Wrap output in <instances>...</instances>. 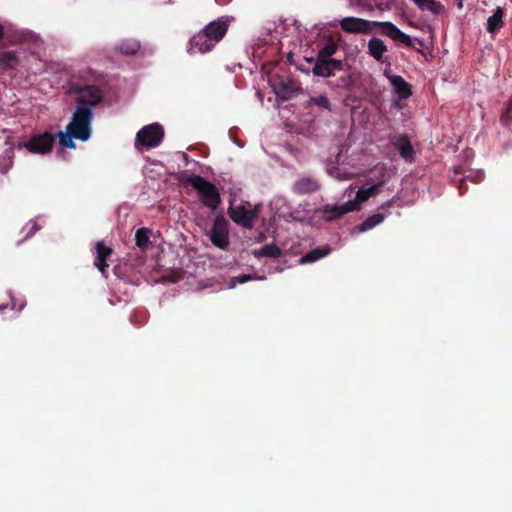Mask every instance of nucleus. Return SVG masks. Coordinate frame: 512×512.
Returning a JSON list of instances; mask_svg holds the SVG:
<instances>
[{"label": "nucleus", "instance_id": "1", "mask_svg": "<svg viewBox=\"0 0 512 512\" xmlns=\"http://www.w3.org/2000/svg\"><path fill=\"white\" fill-rule=\"evenodd\" d=\"M338 44L332 37H329L324 46L321 47L315 57L306 58L307 62L313 63L312 74L322 78H334L328 82L330 87L350 90L354 85L351 75V67L346 59H336L333 56L338 51Z\"/></svg>", "mask_w": 512, "mask_h": 512}, {"label": "nucleus", "instance_id": "2", "mask_svg": "<svg viewBox=\"0 0 512 512\" xmlns=\"http://www.w3.org/2000/svg\"><path fill=\"white\" fill-rule=\"evenodd\" d=\"M341 29L350 34H370L374 28H378V33L389 37L395 42L402 43L407 47L417 50L413 45L412 38L402 32L395 24L389 21H370L358 17H345L340 20Z\"/></svg>", "mask_w": 512, "mask_h": 512}, {"label": "nucleus", "instance_id": "3", "mask_svg": "<svg viewBox=\"0 0 512 512\" xmlns=\"http://www.w3.org/2000/svg\"><path fill=\"white\" fill-rule=\"evenodd\" d=\"M92 120L93 111L89 107L76 106L71 121L67 125V132L74 136V139L87 141L91 136Z\"/></svg>", "mask_w": 512, "mask_h": 512}, {"label": "nucleus", "instance_id": "4", "mask_svg": "<svg viewBox=\"0 0 512 512\" xmlns=\"http://www.w3.org/2000/svg\"><path fill=\"white\" fill-rule=\"evenodd\" d=\"M188 183L195 189L204 206L216 210L221 202V197L217 187L207 181L200 175H192L188 178Z\"/></svg>", "mask_w": 512, "mask_h": 512}, {"label": "nucleus", "instance_id": "5", "mask_svg": "<svg viewBox=\"0 0 512 512\" xmlns=\"http://www.w3.org/2000/svg\"><path fill=\"white\" fill-rule=\"evenodd\" d=\"M212 244L222 250H226L230 244L229 241V222L223 215H217L213 226L209 232Z\"/></svg>", "mask_w": 512, "mask_h": 512}, {"label": "nucleus", "instance_id": "6", "mask_svg": "<svg viewBox=\"0 0 512 512\" xmlns=\"http://www.w3.org/2000/svg\"><path fill=\"white\" fill-rule=\"evenodd\" d=\"M164 137V129L158 123L144 126L136 135V146L157 147Z\"/></svg>", "mask_w": 512, "mask_h": 512}, {"label": "nucleus", "instance_id": "7", "mask_svg": "<svg viewBox=\"0 0 512 512\" xmlns=\"http://www.w3.org/2000/svg\"><path fill=\"white\" fill-rule=\"evenodd\" d=\"M76 106L89 107L91 110L103 100V92L96 85H84L75 89Z\"/></svg>", "mask_w": 512, "mask_h": 512}, {"label": "nucleus", "instance_id": "8", "mask_svg": "<svg viewBox=\"0 0 512 512\" xmlns=\"http://www.w3.org/2000/svg\"><path fill=\"white\" fill-rule=\"evenodd\" d=\"M55 137L48 132L31 136L23 146L31 153L47 154L54 145Z\"/></svg>", "mask_w": 512, "mask_h": 512}, {"label": "nucleus", "instance_id": "9", "mask_svg": "<svg viewBox=\"0 0 512 512\" xmlns=\"http://www.w3.org/2000/svg\"><path fill=\"white\" fill-rule=\"evenodd\" d=\"M257 213V207L253 210H247L244 206H230L228 208V215L232 221L246 229L253 228Z\"/></svg>", "mask_w": 512, "mask_h": 512}, {"label": "nucleus", "instance_id": "10", "mask_svg": "<svg viewBox=\"0 0 512 512\" xmlns=\"http://www.w3.org/2000/svg\"><path fill=\"white\" fill-rule=\"evenodd\" d=\"M213 40L203 30L195 34L189 41L188 51L194 53H206L215 47Z\"/></svg>", "mask_w": 512, "mask_h": 512}, {"label": "nucleus", "instance_id": "11", "mask_svg": "<svg viewBox=\"0 0 512 512\" xmlns=\"http://www.w3.org/2000/svg\"><path fill=\"white\" fill-rule=\"evenodd\" d=\"M357 210V203L346 202L342 205H325L323 207V218L326 221H333L341 218L346 213Z\"/></svg>", "mask_w": 512, "mask_h": 512}, {"label": "nucleus", "instance_id": "12", "mask_svg": "<svg viewBox=\"0 0 512 512\" xmlns=\"http://www.w3.org/2000/svg\"><path fill=\"white\" fill-rule=\"evenodd\" d=\"M392 145L406 162L412 163L414 161L415 150L407 135L401 134L395 136L392 140Z\"/></svg>", "mask_w": 512, "mask_h": 512}, {"label": "nucleus", "instance_id": "13", "mask_svg": "<svg viewBox=\"0 0 512 512\" xmlns=\"http://www.w3.org/2000/svg\"><path fill=\"white\" fill-rule=\"evenodd\" d=\"M215 44L220 42L228 31V24L222 19L210 22L202 29Z\"/></svg>", "mask_w": 512, "mask_h": 512}, {"label": "nucleus", "instance_id": "14", "mask_svg": "<svg viewBox=\"0 0 512 512\" xmlns=\"http://www.w3.org/2000/svg\"><path fill=\"white\" fill-rule=\"evenodd\" d=\"M385 75L389 79L390 84L393 87V90L395 91V93L398 94V97L401 100H405L412 95L411 85L402 76L390 75L386 72Z\"/></svg>", "mask_w": 512, "mask_h": 512}, {"label": "nucleus", "instance_id": "15", "mask_svg": "<svg viewBox=\"0 0 512 512\" xmlns=\"http://www.w3.org/2000/svg\"><path fill=\"white\" fill-rule=\"evenodd\" d=\"M96 248V259L94 265L102 273H106V269L109 267L107 259L113 254L112 248L106 246L104 242L99 241L95 245Z\"/></svg>", "mask_w": 512, "mask_h": 512}, {"label": "nucleus", "instance_id": "16", "mask_svg": "<svg viewBox=\"0 0 512 512\" xmlns=\"http://www.w3.org/2000/svg\"><path fill=\"white\" fill-rule=\"evenodd\" d=\"M320 189L319 182L313 177H303L295 181L293 191L298 195L310 194Z\"/></svg>", "mask_w": 512, "mask_h": 512}, {"label": "nucleus", "instance_id": "17", "mask_svg": "<svg viewBox=\"0 0 512 512\" xmlns=\"http://www.w3.org/2000/svg\"><path fill=\"white\" fill-rule=\"evenodd\" d=\"M20 64V58L17 51H1L0 50V70H14Z\"/></svg>", "mask_w": 512, "mask_h": 512}, {"label": "nucleus", "instance_id": "18", "mask_svg": "<svg viewBox=\"0 0 512 512\" xmlns=\"http://www.w3.org/2000/svg\"><path fill=\"white\" fill-rule=\"evenodd\" d=\"M387 51L388 48L382 39L372 37L368 41V54L372 56L376 61L382 62L384 53Z\"/></svg>", "mask_w": 512, "mask_h": 512}, {"label": "nucleus", "instance_id": "19", "mask_svg": "<svg viewBox=\"0 0 512 512\" xmlns=\"http://www.w3.org/2000/svg\"><path fill=\"white\" fill-rule=\"evenodd\" d=\"M505 15L502 7H497L493 14L487 19V31L491 34L498 32L504 25L503 17Z\"/></svg>", "mask_w": 512, "mask_h": 512}, {"label": "nucleus", "instance_id": "20", "mask_svg": "<svg viewBox=\"0 0 512 512\" xmlns=\"http://www.w3.org/2000/svg\"><path fill=\"white\" fill-rule=\"evenodd\" d=\"M380 188V184H374L368 188L362 187L356 193L355 200H350L349 202L357 203V210L362 202L368 200L371 196L375 195Z\"/></svg>", "mask_w": 512, "mask_h": 512}, {"label": "nucleus", "instance_id": "21", "mask_svg": "<svg viewBox=\"0 0 512 512\" xmlns=\"http://www.w3.org/2000/svg\"><path fill=\"white\" fill-rule=\"evenodd\" d=\"M331 249L329 247L325 248H315L309 251L307 254L300 258L301 264L313 263L330 253Z\"/></svg>", "mask_w": 512, "mask_h": 512}, {"label": "nucleus", "instance_id": "22", "mask_svg": "<svg viewBox=\"0 0 512 512\" xmlns=\"http://www.w3.org/2000/svg\"><path fill=\"white\" fill-rule=\"evenodd\" d=\"M281 255L282 250L275 244H266L255 253L257 257L279 258Z\"/></svg>", "mask_w": 512, "mask_h": 512}, {"label": "nucleus", "instance_id": "23", "mask_svg": "<svg viewBox=\"0 0 512 512\" xmlns=\"http://www.w3.org/2000/svg\"><path fill=\"white\" fill-rule=\"evenodd\" d=\"M312 106H318V107L326 109L328 111H332L331 102H330L329 98L324 94L310 97L309 100L307 101V107L311 108Z\"/></svg>", "mask_w": 512, "mask_h": 512}, {"label": "nucleus", "instance_id": "24", "mask_svg": "<svg viewBox=\"0 0 512 512\" xmlns=\"http://www.w3.org/2000/svg\"><path fill=\"white\" fill-rule=\"evenodd\" d=\"M150 232L148 228H139L135 233L136 245L143 251L146 250L150 244Z\"/></svg>", "mask_w": 512, "mask_h": 512}, {"label": "nucleus", "instance_id": "25", "mask_svg": "<svg viewBox=\"0 0 512 512\" xmlns=\"http://www.w3.org/2000/svg\"><path fill=\"white\" fill-rule=\"evenodd\" d=\"M118 49L124 55H134L139 51L140 43L134 39L125 40L118 46Z\"/></svg>", "mask_w": 512, "mask_h": 512}, {"label": "nucleus", "instance_id": "26", "mask_svg": "<svg viewBox=\"0 0 512 512\" xmlns=\"http://www.w3.org/2000/svg\"><path fill=\"white\" fill-rule=\"evenodd\" d=\"M383 220H384L383 214H380V213L374 214L362 222V224L359 226V231L366 232V231L374 228L376 225L380 224Z\"/></svg>", "mask_w": 512, "mask_h": 512}, {"label": "nucleus", "instance_id": "27", "mask_svg": "<svg viewBox=\"0 0 512 512\" xmlns=\"http://www.w3.org/2000/svg\"><path fill=\"white\" fill-rule=\"evenodd\" d=\"M59 138V144L62 148L75 149L76 144L72 140L74 136H72L69 132L66 133L59 131L56 135Z\"/></svg>", "mask_w": 512, "mask_h": 512}, {"label": "nucleus", "instance_id": "28", "mask_svg": "<svg viewBox=\"0 0 512 512\" xmlns=\"http://www.w3.org/2000/svg\"><path fill=\"white\" fill-rule=\"evenodd\" d=\"M424 11H429L434 15H440L445 12V7L442 3L436 0H428L424 7Z\"/></svg>", "mask_w": 512, "mask_h": 512}, {"label": "nucleus", "instance_id": "29", "mask_svg": "<svg viewBox=\"0 0 512 512\" xmlns=\"http://www.w3.org/2000/svg\"><path fill=\"white\" fill-rule=\"evenodd\" d=\"M252 278H253V276L250 274H243V275H239V276L233 278L232 283H233V286L235 285V283L243 284V283L248 282Z\"/></svg>", "mask_w": 512, "mask_h": 512}, {"label": "nucleus", "instance_id": "30", "mask_svg": "<svg viewBox=\"0 0 512 512\" xmlns=\"http://www.w3.org/2000/svg\"><path fill=\"white\" fill-rule=\"evenodd\" d=\"M512 119V112H510V109H506L505 112L502 113L500 117V121L504 125H508L509 122Z\"/></svg>", "mask_w": 512, "mask_h": 512}, {"label": "nucleus", "instance_id": "31", "mask_svg": "<svg viewBox=\"0 0 512 512\" xmlns=\"http://www.w3.org/2000/svg\"><path fill=\"white\" fill-rule=\"evenodd\" d=\"M420 10L424 11V7L426 6V3L428 0H412Z\"/></svg>", "mask_w": 512, "mask_h": 512}, {"label": "nucleus", "instance_id": "32", "mask_svg": "<svg viewBox=\"0 0 512 512\" xmlns=\"http://www.w3.org/2000/svg\"><path fill=\"white\" fill-rule=\"evenodd\" d=\"M218 4L220 5H226L228 4L231 0H215Z\"/></svg>", "mask_w": 512, "mask_h": 512}, {"label": "nucleus", "instance_id": "33", "mask_svg": "<svg viewBox=\"0 0 512 512\" xmlns=\"http://www.w3.org/2000/svg\"><path fill=\"white\" fill-rule=\"evenodd\" d=\"M4 37V27L3 25L0 23V41L3 39Z\"/></svg>", "mask_w": 512, "mask_h": 512}, {"label": "nucleus", "instance_id": "34", "mask_svg": "<svg viewBox=\"0 0 512 512\" xmlns=\"http://www.w3.org/2000/svg\"><path fill=\"white\" fill-rule=\"evenodd\" d=\"M457 6L461 9L463 7V0H457Z\"/></svg>", "mask_w": 512, "mask_h": 512}, {"label": "nucleus", "instance_id": "35", "mask_svg": "<svg viewBox=\"0 0 512 512\" xmlns=\"http://www.w3.org/2000/svg\"><path fill=\"white\" fill-rule=\"evenodd\" d=\"M506 109H510V112H512V98L510 99Z\"/></svg>", "mask_w": 512, "mask_h": 512}, {"label": "nucleus", "instance_id": "36", "mask_svg": "<svg viewBox=\"0 0 512 512\" xmlns=\"http://www.w3.org/2000/svg\"><path fill=\"white\" fill-rule=\"evenodd\" d=\"M419 45H423V42L420 39H415Z\"/></svg>", "mask_w": 512, "mask_h": 512}]
</instances>
